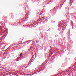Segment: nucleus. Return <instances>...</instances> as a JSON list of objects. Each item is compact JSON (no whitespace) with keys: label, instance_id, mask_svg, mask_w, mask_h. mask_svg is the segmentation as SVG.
<instances>
[{"label":"nucleus","instance_id":"nucleus-1","mask_svg":"<svg viewBox=\"0 0 76 76\" xmlns=\"http://www.w3.org/2000/svg\"><path fill=\"white\" fill-rule=\"evenodd\" d=\"M22 56V53H21L20 55V57H21Z\"/></svg>","mask_w":76,"mask_h":76},{"label":"nucleus","instance_id":"nucleus-2","mask_svg":"<svg viewBox=\"0 0 76 76\" xmlns=\"http://www.w3.org/2000/svg\"><path fill=\"white\" fill-rule=\"evenodd\" d=\"M70 0V1H71L72 0Z\"/></svg>","mask_w":76,"mask_h":76}]
</instances>
